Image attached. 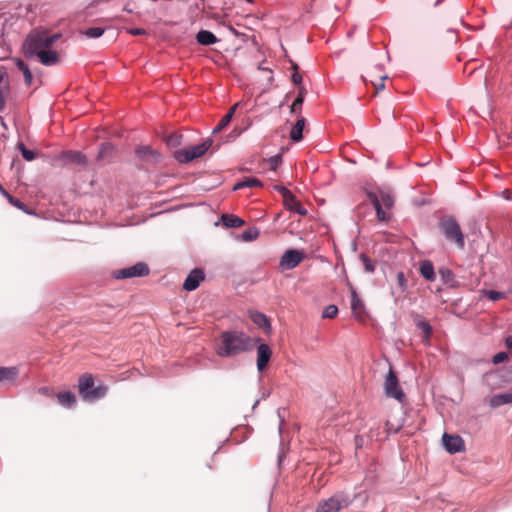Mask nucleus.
I'll use <instances>...</instances> for the list:
<instances>
[{"instance_id":"1","label":"nucleus","mask_w":512,"mask_h":512,"mask_svg":"<svg viewBox=\"0 0 512 512\" xmlns=\"http://www.w3.org/2000/svg\"><path fill=\"white\" fill-rule=\"evenodd\" d=\"M250 337L239 331H225L221 334V344L217 348L220 357H231L249 350Z\"/></svg>"},{"instance_id":"2","label":"nucleus","mask_w":512,"mask_h":512,"mask_svg":"<svg viewBox=\"0 0 512 512\" xmlns=\"http://www.w3.org/2000/svg\"><path fill=\"white\" fill-rule=\"evenodd\" d=\"M61 37L60 34H52L45 31L30 34L25 41L27 52L50 49L51 46Z\"/></svg>"},{"instance_id":"3","label":"nucleus","mask_w":512,"mask_h":512,"mask_svg":"<svg viewBox=\"0 0 512 512\" xmlns=\"http://www.w3.org/2000/svg\"><path fill=\"white\" fill-rule=\"evenodd\" d=\"M368 197L376 210L378 220L388 221L391 217V214L388 211L394 205V197L387 192H381L380 196L371 192L368 194Z\"/></svg>"},{"instance_id":"4","label":"nucleus","mask_w":512,"mask_h":512,"mask_svg":"<svg viewBox=\"0 0 512 512\" xmlns=\"http://www.w3.org/2000/svg\"><path fill=\"white\" fill-rule=\"evenodd\" d=\"M440 228L445 238L451 242H454L458 248L462 249L465 246V238L460 225L452 218H444L440 222Z\"/></svg>"},{"instance_id":"5","label":"nucleus","mask_w":512,"mask_h":512,"mask_svg":"<svg viewBox=\"0 0 512 512\" xmlns=\"http://www.w3.org/2000/svg\"><path fill=\"white\" fill-rule=\"evenodd\" d=\"M105 386L94 387V379L91 375H83L79 378V393L83 399L94 401L105 396Z\"/></svg>"},{"instance_id":"6","label":"nucleus","mask_w":512,"mask_h":512,"mask_svg":"<svg viewBox=\"0 0 512 512\" xmlns=\"http://www.w3.org/2000/svg\"><path fill=\"white\" fill-rule=\"evenodd\" d=\"M212 143L213 141L211 139H207L199 145L176 150L174 152V157L180 163L191 162L194 159L203 156L209 150Z\"/></svg>"},{"instance_id":"7","label":"nucleus","mask_w":512,"mask_h":512,"mask_svg":"<svg viewBox=\"0 0 512 512\" xmlns=\"http://www.w3.org/2000/svg\"><path fill=\"white\" fill-rule=\"evenodd\" d=\"M352 503L351 498L344 493H336L329 499L319 503L316 512H338Z\"/></svg>"},{"instance_id":"8","label":"nucleus","mask_w":512,"mask_h":512,"mask_svg":"<svg viewBox=\"0 0 512 512\" xmlns=\"http://www.w3.org/2000/svg\"><path fill=\"white\" fill-rule=\"evenodd\" d=\"M384 390L387 397L394 398L399 402H402L405 398V394L399 385L398 378L392 369H389V372L386 375Z\"/></svg>"},{"instance_id":"9","label":"nucleus","mask_w":512,"mask_h":512,"mask_svg":"<svg viewBox=\"0 0 512 512\" xmlns=\"http://www.w3.org/2000/svg\"><path fill=\"white\" fill-rule=\"evenodd\" d=\"M149 274V267L143 263L138 262L133 266L119 269L114 272V277L116 279H127L134 277L146 276Z\"/></svg>"},{"instance_id":"10","label":"nucleus","mask_w":512,"mask_h":512,"mask_svg":"<svg viewBox=\"0 0 512 512\" xmlns=\"http://www.w3.org/2000/svg\"><path fill=\"white\" fill-rule=\"evenodd\" d=\"M304 255L302 252L294 249L287 250L281 257L279 266L283 270H290L299 265Z\"/></svg>"},{"instance_id":"11","label":"nucleus","mask_w":512,"mask_h":512,"mask_svg":"<svg viewBox=\"0 0 512 512\" xmlns=\"http://www.w3.org/2000/svg\"><path fill=\"white\" fill-rule=\"evenodd\" d=\"M31 56H36L40 63L45 66H53L59 63V54L56 50L46 49L27 52Z\"/></svg>"},{"instance_id":"12","label":"nucleus","mask_w":512,"mask_h":512,"mask_svg":"<svg viewBox=\"0 0 512 512\" xmlns=\"http://www.w3.org/2000/svg\"><path fill=\"white\" fill-rule=\"evenodd\" d=\"M367 76L370 78V82L375 87L376 91L383 90L384 80L388 78L387 74L384 73L383 65H375L368 73Z\"/></svg>"},{"instance_id":"13","label":"nucleus","mask_w":512,"mask_h":512,"mask_svg":"<svg viewBox=\"0 0 512 512\" xmlns=\"http://www.w3.org/2000/svg\"><path fill=\"white\" fill-rule=\"evenodd\" d=\"M442 441L445 449L451 454L461 452L464 449V441L458 435L444 433Z\"/></svg>"},{"instance_id":"14","label":"nucleus","mask_w":512,"mask_h":512,"mask_svg":"<svg viewBox=\"0 0 512 512\" xmlns=\"http://www.w3.org/2000/svg\"><path fill=\"white\" fill-rule=\"evenodd\" d=\"M205 275L202 270L194 269L186 277L183 283V289L186 291H194L204 280Z\"/></svg>"},{"instance_id":"15","label":"nucleus","mask_w":512,"mask_h":512,"mask_svg":"<svg viewBox=\"0 0 512 512\" xmlns=\"http://www.w3.org/2000/svg\"><path fill=\"white\" fill-rule=\"evenodd\" d=\"M272 356V350L266 343H261L257 347V369L263 371L269 363Z\"/></svg>"},{"instance_id":"16","label":"nucleus","mask_w":512,"mask_h":512,"mask_svg":"<svg viewBox=\"0 0 512 512\" xmlns=\"http://www.w3.org/2000/svg\"><path fill=\"white\" fill-rule=\"evenodd\" d=\"M135 152L138 158L148 162L156 163L161 158V154L150 146H140Z\"/></svg>"},{"instance_id":"17","label":"nucleus","mask_w":512,"mask_h":512,"mask_svg":"<svg viewBox=\"0 0 512 512\" xmlns=\"http://www.w3.org/2000/svg\"><path fill=\"white\" fill-rule=\"evenodd\" d=\"M351 309L353 312V315L357 319H363L365 316V306L363 302L359 299L357 293L355 291H352L351 296Z\"/></svg>"},{"instance_id":"18","label":"nucleus","mask_w":512,"mask_h":512,"mask_svg":"<svg viewBox=\"0 0 512 512\" xmlns=\"http://www.w3.org/2000/svg\"><path fill=\"white\" fill-rule=\"evenodd\" d=\"M249 316L253 323L259 328L263 330H269L271 328L270 322L264 313L259 311H250Z\"/></svg>"},{"instance_id":"19","label":"nucleus","mask_w":512,"mask_h":512,"mask_svg":"<svg viewBox=\"0 0 512 512\" xmlns=\"http://www.w3.org/2000/svg\"><path fill=\"white\" fill-rule=\"evenodd\" d=\"M196 40L201 45H212L215 44L218 39L217 37L208 30H201L196 35Z\"/></svg>"},{"instance_id":"20","label":"nucleus","mask_w":512,"mask_h":512,"mask_svg":"<svg viewBox=\"0 0 512 512\" xmlns=\"http://www.w3.org/2000/svg\"><path fill=\"white\" fill-rule=\"evenodd\" d=\"M18 376V370L15 367H0V384L13 382Z\"/></svg>"},{"instance_id":"21","label":"nucleus","mask_w":512,"mask_h":512,"mask_svg":"<svg viewBox=\"0 0 512 512\" xmlns=\"http://www.w3.org/2000/svg\"><path fill=\"white\" fill-rule=\"evenodd\" d=\"M512 403V393L496 394L491 397L489 404L491 407H499L504 404Z\"/></svg>"},{"instance_id":"22","label":"nucleus","mask_w":512,"mask_h":512,"mask_svg":"<svg viewBox=\"0 0 512 512\" xmlns=\"http://www.w3.org/2000/svg\"><path fill=\"white\" fill-rule=\"evenodd\" d=\"M223 224L228 228H238L244 225V220L232 214H224L221 217Z\"/></svg>"},{"instance_id":"23","label":"nucleus","mask_w":512,"mask_h":512,"mask_svg":"<svg viewBox=\"0 0 512 512\" xmlns=\"http://www.w3.org/2000/svg\"><path fill=\"white\" fill-rule=\"evenodd\" d=\"M420 273L427 281H433L435 279L434 266L428 260L421 262Z\"/></svg>"},{"instance_id":"24","label":"nucleus","mask_w":512,"mask_h":512,"mask_svg":"<svg viewBox=\"0 0 512 512\" xmlns=\"http://www.w3.org/2000/svg\"><path fill=\"white\" fill-rule=\"evenodd\" d=\"M304 125H305V119L304 118H301V119H298L296 121V123L294 124V126L292 127L291 131H290V138L295 141V142H298L302 139L303 135V129H304Z\"/></svg>"},{"instance_id":"25","label":"nucleus","mask_w":512,"mask_h":512,"mask_svg":"<svg viewBox=\"0 0 512 512\" xmlns=\"http://www.w3.org/2000/svg\"><path fill=\"white\" fill-rule=\"evenodd\" d=\"M57 399L60 405L68 408L76 403V397L70 391L58 393Z\"/></svg>"},{"instance_id":"26","label":"nucleus","mask_w":512,"mask_h":512,"mask_svg":"<svg viewBox=\"0 0 512 512\" xmlns=\"http://www.w3.org/2000/svg\"><path fill=\"white\" fill-rule=\"evenodd\" d=\"M65 158L77 164H86V156L78 151H70L65 154Z\"/></svg>"},{"instance_id":"27","label":"nucleus","mask_w":512,"mask_h":512,"mask_svg":"<svg viewBox=\"0 0 512 512\" xmlns=\"http://www.w3.org/2000/svg\"><path fill=\"white\" fill-rule=\"evenodd\" d=\"M258 186H261L260 180H258L257 178L251 177V178H247L241 182H238L234 186V190H239V189L245 188V187H258Z\"/></svg>"},{"instance_id":"28","label":"nucleus","mask_w":512,"mask_h":512,"mask_svg":"<svg viewBox=\"0 0 512 512\" xmlns=\"http://www.w3.org/2000/svg\"><path fill=\"white\" fill-rule=\"evenodd\" d=\"M304 96H305V91H304L303 88H300L299 94L297 95V97L295 98V100L293 101V103L291 105V111L292 112H296L297 110H301L302 104L304 102Z\"/></svg>"},{"instance_id":"29","label":"nucleus","mask_w":512,"mask_h":512,"mask_svg":"<svg viewBox=\"0 0 512 512\" xmlns=\"http://www.w3.org/2000/svg\"><path fill=\"white\" fill-rule=\"evenodd\" d=\"M259 230L257 228H249L242 233V240L249 242L258 238Z\"/></svg>"},{"instance_id":"30","label":"nucleus","mask_w":512,"mask_h":512,"mask_svg":"<svg viewBox=\"0 0 512 512\" xmlns=\"http://www.w3.org/2000/svg\"><path fill=\"white\" fill-rule=\"evenodd\" d=\"M104 33V29L101 27H91L84 31V35L89 38H99Z\"/></svg>"},{"instance_id":"31","label":"nucleus","mask_w":512,"mask_h":512,"mask_svg":"<svg viewBox=\"0 0 512 512\" xmlns=\"http://www.w3.org/2000/svg\"><path fill=\"white\" fill-rule=\"evenodd\" d=\"M338 314V307L336 305H328L322 313L323 318L333 319Z\"/></svg>"},{"instance_id":"32","label":"nucleus","mask_w":512,"mask_h":512,"mask_svg":"<svg viewBox=\"0 0 512 512\" xmlns=\"http://www.w3.org/2000/svg\"><path fill=\"white\" fill-rule=\"evenodd\" d=\"M483 293L485 297L492 301H498L504 298V293L496 290H484Z\"/></svg>"},{"instance_id":"33","label":"nucleus","mask_w":512,"mask_h":512,"mask_svg":"<svg viewBox=\"0 0 512 512\" xmlns=\"http://www.w3.org/2000/svg\"><path fill=\"white\" fill-rule=\"evenodd\" d=\"M231 114L230 115H224L221 120L219 121V123L217 124V126L213 129V133H217L219 131H221L222 129H224L231 121Z\"/></svg>"},{"instance_id":"34","label":"nucleus","mask_w":512,"mask_h":512,"mask_svg":"<svg viewBox=\"0 0 512 512\" xmlns=\"http://www.w3.org/2000/svg\"><path fill=\"white\" fill-rule=\"evenodd\" d=\"M19 148L21 150L22 156L27 161H32L35 159L36 154L34 151L28 150L23 143L19 144Z\"/></svg>"},{"instance_id":"35","label":"nucleus","mask_w":512,"mask_h":512,"mask_svg":"<svg viewBox=\"0 0 512 512\" xmlns=\"http://www.w3.org/2000/svg\"><path fill=\"white\" fill-rule=\"evenodd\" d=\"M417 326L424 333L425 339L428 340L430 338V336H431V333H432V328H431L430 324L425 322V321H419L417 323Z\"/></svg>"},{"instance_id":"36","label":"nucleus","mask_w":512,"mask_h":512,"mask_svg":"<svg viewBox=\"0 0 512 512\" xmlns=\"http://www.w3.org/2000/svg\"><path fill=\"white\" fill-rule=\"evenodd\" d=\"M275 189L283 196V201L289 203L293 200V194L284 186H275Z\"/></svg>"},{"instance_id":"37","label":"nucleus","mask_w":512,"mask_h":512,"mask_svg":"<svg viewBox=\"0 0 512 512\" xmlns=\"http://www.w3.org/2000/svg\"><path fill=\"white\" fill-rule=\"evenodd\" d=\"M19 68L23 72L26 84L30 85L32 83V78L33 77H32V74H31L29 68L24 63H20L19 64Z\"/></svg>"},{"instance_id":"38","label":"nucleus","mask_w":512,"mask_h":512,"mask_svg":"<svg viewBox=\"0 0 512 512\" xmlns=\"http://www.w3.org/2000/svg\"><path fill=\"white\" fill-rule=\"evenodd\" d=\"M8 202L13 205L14 207L28 213V211L25 209V205L23 202H21L19 199L13 197L12 195L8 196L7 198Z\"/></svg>"},{"instance_id":"39","label":"nucleus","mask_w":512,"mask_h":512,"mask_svg":"<svg viewBox=\"0 0 512 512\" xmlns=\"http://www.w3.org/2000/svg\"><path fill=\"white\" fill-rule=\"evenodd\" d=\"M397 283H398V286L400 287L401 291H405L406 290V288H407V280H406V277H405V275H404V273L402 271L397 273Z\"/></svg>"},{"instance_id":"40","label":"nucleus","mask_w":512,"mask_h":512,"mask_svg":"<svg viewBox=\"0 0 512 512\" xmlns=\"http://www.w3.org/2000/svg\"><path fill=\"white\" fill-rule=\"evenodd\" d=\"M181 136L177 134H171L167 137L166 142L169 146H177L181 143Z\"/></svg>"},{"instance_id":"41","label":"nucleus","mask_w":512,"mask_h":512,"mask_svg":"<svg viewBox=\"0 0 512 512\" xmlns=\"http://www.w3.org/2000/svg\"><path fill=\"white\" fill-rule=\"evenodd\" d=\"M508 359V354L506 352H499L495 354L492 358L493 364H500Z\"/></svg>"},{"instance_id":"42","label":"nucleus","mask_w":512,"mask_h":512,"mask_svg":"<svg viewBox=\"0 0 512 512\" xmlns=\"http://www.w3.org/2000/svg\"><path fill=\"white\" fill-rule=\"evenodd\" d=\"M361 259L364 263V266H365V270L369 273H372L374 272L375 270V266L374 264L370 261V259L364 255H361Z\"/></svg>"},{"instance_id":"43","label":"nucleus","mask_w":512,"mask_h":512,"mask_svg":"<svg viewBox=\"0 0 512 512\" xmlns=\"http://www.w3.org/2000/svg\"><path fill=\"white\" fill-rule=\"evenodd\" d=\"M112 149H113V147H112L109 143H103V144L101 145V150H100L99 156H100V157H103V156H104V154H105L108 150L110 151V150H112Z\"/></svg>"},{"instance_id":"44","label":"nucleus","mask_w":512,"mask_h":512,"mask_svg":"<svg viewBox=\"0 0 512 512\" xmlns=\"http://www.w3.org/2000/svg\"><path fill=\"white\" fill-rule=\"evenodd\" d=\"M298 201L293 195V200H290L289 203L284 202L285 207H287L289 210L296 209V205H298Z\"/></svg>"},{"instance_id":"45","label":"nucleus","mask_w":512,"mask_h":512,"mask_svg":"<svg viewBox=\"0 0 512 512\" xmlns=\"http://www.w3.org/2000/svg\"><path fill=\"white\" fill-rule=\"evenodd\" d=\"M291 79H292V82H293L294 84H296V85H299V84H301V82H302V76H301L298 72H294V73L292 74Z\"/></svg>"},{"instance_id":"46","label":"nucleus","mask_w":512,"mask_h":512,"mask_svg":"<svg viewBox=\"0 0 512 512\" xmlns=\"http://www.w3.org/2000/svg\"><path fill=\"white\" fill-rule=\"evenodd\" d=\"M129 33L132 35H142L145 33V30L141 28H131L129 30Z\"/></svg>"},{"instance_id":"47","label":"nucleus","mask_w":512,"mask_h":512,"mask_svg":"<svg viewBox=\"0 0 512 512\" xmlns=\"http://www.w3.org/2000/svg\"><path fill=\"white\" fill-rule=\"evenodd\" d=\"M440 273H441L442 278H443L444 280H447V279H449V278H451V277H452V273H451V271H449V270H447V269H445V270H441V271H440Z\"/></svg>"},{"instance_id":"48","label":"nucleus","mask_w":512,"mask_h":512,"mask_svg":"<svg viewBox=\"0 0 512 512\" xmlns=\"http://www.w3.org/2000/svg\"><path fill=\"white\" fill-rule=\"evenodd\" d=\"M291 211H296L297 213H299L301 215L306 214V210L302 207V205L300 203H298V205H296V209H292Z\"/></svg>"},{"instance_id":"49","label":"nucleus","mask_w":512,"mask_h":512,"mask_svg":"<svg viewBox=\"0 0 512 512\" xmlns=\"http://www.w3.org/2000/svg\"><path fill=\"white\" fill-rule=\"evenodd\" d=\"M240 105V103H236L234 104L230 109L229 111L226 113V115H230L231 114V118L233 117L237 107Z\"/></svg>"},{"instance_id":"50","label":"nucleus","mask_w":512,"mask_h":512,"mask_svg":"<svg viewBox=\"0 0 512 512\" xmlns=\"http://www.w3.org/2000/svg\"><path fill=\"white\" fill-rule=\"evenodd\" d=\"M0 193L6 197V199L8 198V196H10L11 194H9L1 185H0Z\"/></svg>"},{"instance_id":"51","label":"nucleus","mask_w":512,"mask_h":512,"mask_svg":"<svg viewBox=\"0 0 512 512\" xmlns=\"http://www.w3.org/2000/svg\"><path fill=\"white\" fill-rule=\"evenodd\" d=\"M506 345L509 347V348H512V337H508L506 339Z\"/></svg>"},{"instance_id":"52","label":"nucleus","mask_w":512,"mask_h":512,"mask_svg":"<svg viewBox=\"0 0 512 512\" xmlns=\"http://www.w3.org/2000/svg\"><path fill=\"white\" fill-rule=\"evenodd\" d=\"M258 69H259V70H263V71H269V72H271V70H270L269 68L264 67V66H263V64H260V65L258 66Z\"/></svg>"},{"instance_id":"53","label":"nucleus","mask_w":512,"mask_h":512,"mask_svg":"<svg viewBox=\"0 0 512 512\" xmlns=\"http://www.w3.org/2000/svg\"><path fill=\"white\" fill-rule=\"evenodd\" d=\"M278 160H279V159H278V157H275V158H273V159H272V162H273V166H274V167L277 165Z\"/></svg>"},{"instance_id":"54","label":"nucleus","mask_w":512,"mask_h":512,"mask_svg":"<svg viewBox=\"0 0 512 512\" xmlns=\"http://www.w3.org/2000/svg\"><path fill=\"white\" fill-rule=\"evenodd\" d=\"M39 391L41 393H43V394H48V389L47 388H41Z\"/></svg>"},{"instance_id":"55","label":"nucleus","mask_w":512,"mask_h":512,"mask_svg":"<svg viewBox=\"0 0 512 512\" xmlns=\"http://www.w3.org/2000/svg\"><path fill=\"white\" fill-rule=\"evenodd\" d=\"M3 107H4V102H3V100H2V99H0V110H2V109H3Z\"/></svg>"},{"instance_id":"56","label":"nucleus","mask_w":512,"mask_h":512,"mask_svg":"<svg viewBox=\"0 0 512 512\" xmlns=\"http://www.w3.org/2000/svg\"><path fill=\"white\" fill-rule=\"evenodd\" d=\"M247 2H252L253 0H246Z\"/></svg>"}]
</instances>
